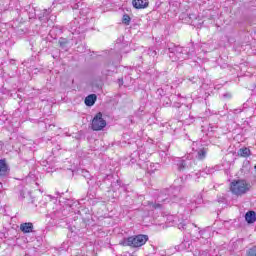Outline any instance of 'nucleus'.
Segmentation results:
<instances>
[{
    "label": "nucleus",
    "instance_id": "nucleus-1",
    "mask_svg": "<svg viewBox=\"0 0 256 256\" xmlns=\"http://www.w3.org/2000/svg\"><path fill=\"white\" fill-rule=\"evenodd\" d=\"M181 203V197L173 192V188L165 189L160 192L155 202H148V207L153 211L155 209H163V204Z\"/></svg>",
    "mask_w": 256,
    "mask_h": 256
},
{
    "label": "nucleus",
    "instance_id": "nucleus-2",
    "mask_svg": "<svg viewBox=\"0 0 256 256\" xmlns=\"http://www.w3.org/2000/svg\"><path fill=\"white\" fill-rule=\"evenodd\" d=\"M167 49L169 51V57L173 62L179 61V59H187V50L181 46H177L174 43H168Z\"/></svg>",
    "mask_w": 256,
    "mask_h": 256
},
{
    "label": "nucleus",
    "instance_id": "nucleus-3",
    "mask_svg": "<svg viewBox=\"0 0 256 256\" xmlns=\"http://www.w3.org/2000/svg\"><path fill=\"white\" fill-rule=\"evenodd\" d=\"M149 241V236L145 234H139L135 236H130L124 239V247H143Z\"/></svg>",
    "mask_w": 256,
    "mask_h": 256
},
{
    "label": "nucleus",
    "instance_id": "nucleus-4",
    "mask_svg": "<svg viewBox=\"0 0 256 256\" xmlns=\"http://www.w3.org/2000/svg\"><path fill=\"white\" fill-rule=\"evenodd\" d=\"M251 189V183L245 180H234L230 184V190L234 195H245Z\"/></svg>",
    "mask_w": 256,
    "mask_h": 256
},
{
    "label": "nucleus",
    "instance_id": "nucleus-5",
    "mask_svg": "<svg viewBox=\"0 0 256 256\" xmlns=\"http://www.w3.org/2000/svg\"><path fill=\"white\" fill-rule=\"evenodd\" d=\"M177 170L180 172L187 171V169H193L197 163L193 159V155L188 154L182 158L176 160Z\"/></svg>",
    "mask_w": 256,
    "mask_h": 256
},
{
    "label": "nucleus",
    "instance_id": "nucleus-6",
    "mask_svg": "<svg viewBox=\"0 0 256 256\" xmlns=\"http://www.w3.org/2000/svg\"><path fill=\"white\" fill-rule=\"evenodd\" d=\"M97 185L101 187V189H112V191L115 192L121 187V181L116 180V182H113V174H109L104 177L102 182H97Z\"/></svg>",
    "mask_w": 256,
    "mask_h": 256
},
{
    "label": "nucleus",
    "instance_id": "nucleus-7",
    "mask_svg": "<svg viewBox=\"0 0 256 256\" xmlns=\"http://www.w3.org/2000/svg\"><path fill=\"white\" fill-rule=\"evenodd\" d=\"M91 125L93 131H103L107 127V121L103 119V114L99 112L94 116Z\"/></svg>",
    "mask_w": 256,
    "mask_h": 256
},
{
    "label": "nucleus",
    "instance_id": "nucleus-8",
    "mask_svg": "<svg viewBox=\"0 0 256 256\" xmlns=\"http://www.w3.org/2000/svg\"><path fill=\"white\" fill-rule=\"evenodd\" d=\"M209 153L208 147H200L194 151L195 158L198 161H205L207 159V154Z\"/></svg>",
    "mask_w": 256,
    "mask_h": 256
},
{
    "label": "nucleus",
    "instance_id": "nucleus-9",
    "mask_svg": "<svg viewBox=\"0 0 256 256\" xmlns=\"http://www.w3.org/2000/svg\"><path fill=\"white\" fill-rule=\"evenodd\" d=\"M132 5L135 9H147L149 0H133Z\"/></svg>",
    "mask_w": 256,
    "mask_h": 256
},
{
    "label": "nucleus",
    "instance_id": "nucleus-10",
    "mask_svg": "<svg viewBox=\"0 0 256 256\" xmlns=\"http://www.w3.org/2000/svg\"><path fill=\"white\" fill-rule=\"evenodd\" d=\"M51 13V9H45L43 10V12H41L39 15H38V19L39 21H41V23H47L49 21V15Z\"/></svg>",
    "mask_w": 256,
    "mask_h": 256
},
{
    "label": "nucleus",
    "instance_id": "nucleus-11",
    "mask_svg": "<svg viewBox=\"0 0 256 256\" xmlns=\"http://www.w3.org/2000/svg\"><path fill=\"white\" fill-rule=\"evenodd\" d=\"M95 101H97V95L90 94L85 98L84 103L87 107H93V105H95Z\"/></svg>",
    "mask_w": 256,
    "mask_h": 256
},
{
    "label": "nucleus",
    "instance_id": "nucleus-12",
    "mask_svg": "<svg viewBox=\"0 0 256 256\" xmlns=\"http://www.w3.org/2000/svg\"><path fill=\"white\" fill-rule=\"evenodd\" d=\"M245 221H246L249 225L255 223V221H256V213H255V211H253V210L248 211V212L245 214Z\"/></svg>",
    "mask_w": 256,
    "mask_h": 256
},
{
    "label": "nucleus",
    "instance_id": "nucleus-13",
    "mask_svg": "<svg viewBox=\"0 0 256 256\" xmlns=\"http://www.w3.org/2000/svg\"><path fill=\"white\" fill-rule=\"evenodd\" d=\"M20 231H22V233H33V223L31 222L22 223L20 225Z\"/></svg>",
    "mask_w": 256,
    "mask_h": 256
},
{
    "label": "nucleus",
    "instance_id": "nucleus-14",
    "mask_svg": "<svg viewBox=\"0 0 256 256\" xmlns=\"http://www.w3.org/2000/svg\"><path fill=\"white\" fill-rule=\"evenodd\" d=\"M8 171H9V166H7V162L5 161V159H1L0 160V176L5 177Z\"/></svg>",
    "mask_w": 256,
    "mask_h": 256
},
{
    "label": "nucleus",
    "instance_id": "nucleus-15",
    "mask_svg": "<svg viewBox=\"0 0 256 256\" xmlns=\"http://www.w3.org/2000/svg\"><path fill=\"white\" fill-rule=\"evenodd\" d=\"M237 153L238 157H251V150L247 147L240 148Z\"/></svg>",
    "mask_w": 256,
    "mask_h": 256
},
{
    "label": "nucleus",
    "instance_id": "nucleus-16",
    "mask_svg": "<svg viewBox=\"0 0 256 256\" xmlns=\"http://www.w3.org/2000/svg\"><path fill=\"white\" fill-rule=\"evenodd\" d=\"M62 51H69V40L66 38H60L58 41Z\"/></svg>",
    "mask_w": 256,
    "mask_h": 256
},
{
    "label": "nucleus",
    "instance_id": "nucleus-17",
    "mask_svg": "<svg viewBox=\"0 0 256 256\" xmlns=\"http://www.w3.org/2000/svg\"><path fill=\"white\" fill-rule=\"evenodd\" d=\"M122 23L124 25H129V23H131V17L129 16V14H124L122 17Z\"/></svg>",
    "mask_w": 256,
    "mask_h": 256
},
{
    "label": "nucleus",
    "instance_id": "nucleus-18",
    "mask_svg": "<svg viewBox=\"0 0 256 256\" xmlns=\"http://www.w3.org/2000/svg\"><path fill=\"white\" fill-rule=\"evenodd\" d=\"M247 256H256V246H253L247 250Z\"/></svg>",
    "mask_w": 256,
    "mask_h": 256
},
{
    "label": "nucleus",
    "instance_id": "nucleus-19",
    "mask_svg": "<svg viewBox=\"0 0 256 256\" xmlns=\"http://www.w3.org/2000/svg\"><path fill=\"white\" fill-rule=\"evenodd\" d=\"M163 106L164 107H171V99L169 97L163 98Z\"/></svg>",
    "mask_w": 256,
    "mask_h": 256
},
{
    "label": "nucleus",
    "instance_id": "nucleus-20",
    "mask_svg": "<svg viewBox=\"0 0 256 256\" xmlns=\"http://www.w3.org/2000/svg\"><path fill=\"white\" fill-rule=\"evenodd\" d=\"M178 229L185 231V229H187V222H185V221L180 222L178 224Z\"/></svg>",
    "mask_w": 256,
    "mask_h": 256
},
{
    "label": "nucleus",
    "instance_id": "nucleus-21",
    "mask_svg": "<svg viewBox=\"0 0 256 256\" xmlns=\"http://www.w3.org/2000/svg\"><path fill=\"white\" fill-rule=\"evenodd\" d=\"M148 54H149L151 57H155V55H157V51H155V50H149Z\"/></svg>",
    "mask_w": 256,
    "mask_h": 256
},
{
    "label": "nucleus",
    "instance_id": "nucleus-22",
    "mask_svg": "<svg viewBox=\"0 0 256 256\" xmlns=\"http://www.w3.org/2000/svg\"><path fill=\"white\" fill-rule=\"evenodd\" d=\"M197 80H198L197 77L189 78V81H191V83H197Z\"/></svg>",
    "mask_w": 256,
    "mask_h": 256
},
{
    "label": "nucleus",
    "instance_id": "nucleus-23",
    "mask_svg": "<svg viewBox=\"0 0 256 256\" xmlns=\"http://www.w3.org/2000/svg\"><path fill=\"white\" fill-rule=\"evenodd\" d=\"M72 9H79V3H76L72 6Z\"/></svg>",
    "mask_w": 256,
    "mask_h": 256
},
{
    "label": "nucleus",
    "instance_id": "nucleus-24",
    "mask_svg": "<svg viewBox=\"0 0 256 256\" xmlns=\"http://www.w3.org/2000/svg\"><path fill=\"white\" fill-rule=\"evenodd\" d=\"M185 245H188V247H189V242H183V243L180 245V247L183 249V247H184Z\"/></svg>",
    "mask_w": 256,
    "mask_h": 256
},
{
    "label": "nucleus",
    "instance_id": "nucleus-25",
    "mask_svg": "<svg viewBox=\"0 0 256 256\" xmlns=\"http://www.w3.org/2000/svg\"><path fill=\"white\" fill-rule=\"evenodd\" d=\"M60 214H61V212H55V213H54V216H55L56 218H59V217H61Z\"/></svg>",
    "mask_w": 256,
    "mask_h": 256
},
{
    "label": "nucleus",
    "instance_id": "nucleus-26",
    "mask_svg": "<svg viewBox=\"0 0 256 256\" xmlns=\"http://www.w3.org/2000/svg\"><path fill=\"white\" fill-rule=\"evenodd\" d=\"M193 225V227H197V225H195V224H192Z\"/></svg>",
    "mask_w": 256,
    "mask_h": 256
}]
</instances>
